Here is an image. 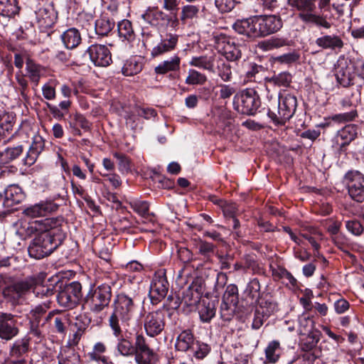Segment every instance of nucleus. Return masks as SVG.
<instances>
[{"mask_svg": "<svg viewBox=\"0 0 364 364\" xmlns=\"http://www.w3.org/2000/svg\"><path fill=\"white\" fill-rule=\"evenodd\" d=\"M63 222L62 218H47L28 223V232L37 233L28 248L31 257L42 259L61 245L65 238V233L61 227Z\"/></svg>", "mask_w": 364, "mask_h": 364, "instance_id": "obj_1", "label": "nucleus"}, {"mask_svg": "<svg viewBox=\"0 0 364 364\" xmlns=\"http://www.w3.org/2000/svg\"><path fill=\"white\" fill-rule=\"evenodd\" d=\"M31 291L39 298H48L54 294L53 287L41 284L36 277H28L1 288L4 298L13 305L21 304Z\"/></svg>", "mask_w": 364, "mask_h": 364, "instance_id": "obj_2", "label": "nucleus"}, {"mask_svg": "<svg viewBox=\"0 0 364 364\" xmlns=\"http://www.w3.org/2000/svg\"><path fill=\"white\" fill-rule=\"evenodd\" d=\"M282 20L277 15H260L237 21L233 28L240 34L250 38H262L279 31Z\"/></svg>", "mask_w": 364, "mask_h": 364, "instance_id": "obj_3", "label": "nucleus"}, {"mask_svg": "<svg viewBox=\"0 0 364 364\" xmlns=\"http://www.w3.org/2000/svg\"><path fill=\"white\" fill-rule=\"evenodd\" d=\"M112 306L113 311L109 318V326L114 336L119 337L122 334V326H129L136 311V296H129L124 292L118 294Z\"/></svg>", "mask_w": 364, "mask_h": 364, "instance_id": "obj_4", "label": "nucleus"}, {"mask_svg": "<svg viewBox=\"0 0 364 364\" xmlns=\"http://www.w3.org/2000/svg\"><path fill=\"white\" fill-rule=\"evenodd\" d=\"M288 4L304 23L326 29L331 27L326 16L316 12V0H288Z\"/></svg>", "mask_w": 364, "mask_h": 364, "instance_id": "obj_5", "label": "nucleus"}, {"mask_svg": "<svg viewBox=\"0 0 364 364\" xmlns=\"http://www.w3.org/2000/svg\"><path fill=\"white\" fill-rule=\"evenodd\" d=\"M112 296V288L109 284L94 287L87 293L83 306L93 314H99L109 306Z\"/></svg>", "mask_w": 364, "mask_h": 364, "instance_id": "obj_6", "label": "nucleus"}, {"mask_svg": "<svg viewBox=\"0 0 364 364\" xmlns=\"http://www.w3.org/2000/svg\"><path fill=\"white\" fill-rule=\"evenodd\" d=\"M297 106L296 97L289 93L280 94L277 112L269 109L268 116L277 125H284L294 115Z\"/></svg>", "mask_w": 364, "mask_h": 364, "instance_id": "obj_7", "label": "nucleus"}, {"mask_svg": "<svg viewBox=\"0 0 364 364\" xmlns=\"http://www.w3.org/2000/svg\"><path fill=\"white\" fill-rule=\"evenodd\" d=\"M233 104L239 112L253 115L260 106V100L254 89L247 88L235 95Z\"/></svg>", "mask_w": 364, "mask_h": 364, "instance_id": "obj_8", "label": "nucleus"}, {"mask_svg": "<svg viewBox=\"0 0 364 364\" xmlns=\"http://www.w3.org/2000/svg\"><path fill=\"white\" fill-rule=\"evenodd\" d=\"M82 285L78 282H73L65 284L59 291L57 299L63 307L73 309L82 298Z\"/></svg>", "mask_w": 364, "mask_h": 364, "instance_id": "obj_9", "label": "nucleus"}, {"mask_svg": "<svg viewBox=\"0 0 364 364\" xmlns=\"http://www.w3.org/2000/svg\"><path fill=\"white\" fill-rule=\"evenodd\" d=\"M344 181L350 197L356 202L364 201V175L358 171L346 173Z\"/></svg>", "mask_w": 364, "mask_h": 364, "instance_id": "obj_10", "label": "nucleus"}, {"mask_svg": "<svg viewBox=\"0 0 364 364\" xmlns=\"http://www.w3.org/2000/svg\"><path fill=\"white\" fill-rule=\"evenodd\" d=\"M144 326L149 336L154 337L159 335L165 327L164 311L159 309L147 313L144 316Z\"/></svg>", "mask_w": 364, "mask_h": 364, "instance_id": "obj_11", "label": "nucleus"}, {"mask_svg": "<svg viewBox=\"0 0 364 364\" xmlns=\"http://www.w3.org/2000/svg\"><path fill=\"white\" fill-rule=\"evenodd\" d=\"M178 42V36L176 33L166 32L160 36V41L151 50L152 58L161 57L173 51Z\"/></svg>", "mask_w": 364, "mask_h": 364, "instance_id": "obj_12", "label": "nucleus"}, {"mask_svg": "<svg viewBox=\"0 0 364 364\" xmlns=\"http://www.w3.org/2000/svg\"><path fill=\"white\" fill-rule=\"evenodd\" d=\"M19 328L15 316L0 312V339L9 341L18 336Z\"/></svg>", "mask_w": 364, "mask_h": 364, "instance_id": "obj_13", "label": "nucleus"}, {"mask_svg": "<svg viewBox=\"0 0 364 364\" xmlns=\"http://www.w3.org/2000/svg\"><path fill=\"white\" fill-rule=\"evenodd\" d=\"M218 50L230 61H235L241 58V49L233 39L226 36H221L216 42Z\"/></svg>", "mask_w": 364, "mask_h": 364, "instance_id": "obj_14", "label": "nucleus"}, {"mask_svg": "<svg viewBox=\"0 0 364 364\" xmlns=\"http://www.w3.org/2000/svg\"><path fill=\"white\" fill-rule=\"evenodd\" d=\"M168 282L164 272L159 271L155 273L150 286L149 295L154 302L164 299L167 294Z\"/></svg>", "mask_w": 364, "mask_h": 364, "instance_id": "obj_15", "label": "nucleus"}, {"mask_svg": "<svg viewBox=\"0 0 364 364\" xmlns=\"http://www.w3.org/2000/svg\"><path fill=\"white\" fill-rule=\"evenodd\" d=\"M87 52L91 61L96 66L107 67L112 61L111 52L105 45L92 44L87 48Z\"/></svg>", "mask_w": 364, "mask_h": 364, "instance_id": "obj_16", "label": "nucleus"}, {"mask_svg": "<svg viewBox=\"0 0 364 364\" xmlns=\"http://www.w3.org/2000/svg\"><path fill=\"white\" fill-rule=\"evenodd\" d=\"M134 348L135 360L138 364H151L154 354L144 336L139 334L136 336Z\"/></svg>", "mask_w": 364, "mask_h": 364, "instance_id": "obj_17", "label": "nucleus"}, {"mask_svg": "<svg viewBox=\"0 0 364 364\" xmlns=\"http://www.w3.org/2000/svg\"><path fill=\"white\" fill-rule=\"evenodd\" d=\"M141 18L148 24L152 26H159L161 21H167L172 22V26H177L178 19L175 16L172 20L171 18L160 10L158 6H149L141 16Z\"/></svg>", "mask_w": 364, "mask_h": 364, "instance_id": "obj_18", "label": "nucleus"}, {"mask_svg": "<svg viewBox=\"0 0 364 364\" xmlns=\"http://www.w3.org/2000/svg\"><path fill=\"white\" fill-rule=\"evenodd\" d=\"M37 23L41 28H50L55 23L58 14L52 4H46L36 11Z\"/></svg>", "mask_w": 364, "mask_h": 364, "instance_id": "obj_19", "label": "nucleus"}, {"mask_svg": "<svg viewBox=\"0 0 364 364\" xmlns=\"http://www.w3.org/2000/svg\"><path fill=\"white\" fill-rule=\"evenodd\" d=\"M277 309L275 303L267 300L262 301L255 311L252 328L259 329L270 315Z\"/></svg>", "mask_w": 364, "mask_h": 364, "instance_id": "obj_20", "label": "nucleus"}, {"mask_svg": "<svg viewBox=\"0 0 364 364\" xmlns=\"http://www.w3.org/2000/svg\"><path fill=\"white\" fill-rule=\"evenodd\" d=\"M352 68L350 63L345 58L339 59L336 67V77L338 83L343 87H348L353 84Z\"/></svg>", "mask_w": 364, "mask_h": 364, "instance_id": "obj_21", "label": "nucleus"}, {"mask_svg": "<svg viewBox=\"0 0 364 364\" xmlns=\"http://www.w3.org/2000/svg\"><path fill=\"white\" fill-rule=\"evenodd\" d=\"M58 205L53 202H41L31 205L23 210L25 215L30 218L45 217L47 214L54 212Z\"/></svg>", "mask_w": 364, "mask_h": 364, "instance_id": "obj_22", "label": "nucleus"}, {"mask_svg": "<svg viewBox=\"0 0 364 364\" xmlns=\"http://www.w3.org/2000/svg\"><path fill=\"white\" fill-rule=\"evenodd\" d=\"M316 45L323 50H336L343 47V41L337 35H322L315 41Z\"/></svg>", "mask_w": 364, "mask_h": 364, "instance_id": "obj_23", "label": "nucleus"}, {"mask_svg": "<svg viewBox=\"0 0 364 364\" xmlns=\"http://www.w3.org/2000/svg\"><path fill=\"white\" fill-rule=\"evenodd\" d=\"M181 58L174 55L170 58H168L154 68V72L156 75H166L169 73H175L180 70Z\"/></svg>", "mask_w": 364, "mask_h": 364, "instance_id": "obj_24", "label": "nucleus"}, {"mask_svg": "<svg viewBox=\"0 0 364 364\" xmlns=\"http://www.w3.org/2000/svg\"><path fill=\"white\" fill-rule=\"evenodd\" d=\"M359 128L356 124H350L346 125L337 132L336 139L341 140V147H345L358 137Z\"/></svg>", "mask_w": 364, "mask_h": 364, "instance_id": "obj_25", "label": "nucleus"}, {"mask_svg": "<svg viewBox=\"0 0 364 364\" xmlns=\"http://www.w3.org/2000/svg\"><path fill=\"white\" fill-rule=\"evenodd\" d=\"M30 340L29 337L24 336L15 341L10 346V357L16 358V360L24 358V355L27 354L29 351Z\"/></svg>", "mask_w": 364, "mask_h": 364, "instance_id": "obj_26", "label": "nucleus"}, {"mask_svg": "<svg viewBox=\"0 0 364 364\" xmlns=\"http://www.w3.org/2000/svg\"><path fill=\"white\" fill-rule=\"evenodd\" d=\"M5 203L7 206H13L21 203L25 195L21 187L18 185H9L4 191Z\"/></svg>", "mask_w": 364, "mask_h": 364, "instance_id": "obj_27", "label": "nucleus"}, {"mask_svg": "<svg viewBox=\"0 0 364 364\" xmlns=\"http://www.w3.org/2000/svg\"><path fill=\"white\" fill-rule=\"evenodd\" d=\"M198 310L200 320L203 322H210L215 315V301L204 299L199 303Z\"/></svg>", "mask_w": 364, "mask_h": 364, "instance_id": "obj_28", "label": "nucleus"}, {"mask_svg": "<svg viewBox=\"0 0 364 364\" xmlns=\"http://www.w3.org/2000/svg\"><path fill=\"white\" fill-rule=\"evenodd\" d=\"M43 149L44 140L43 138L39 135L34 136L32 144L25 159L26 164H33Z\"/></svg>", "mask_w": 364, "mask_h": 364, "instance_id": "obj_29", "label": "nucleus"}, {"mask_svg": "<svg viewBox=\"0 0 364 364\" xmlns=\"http://www.w3.org/2000/svg\"><path fill=\"white\" fill-rule=\"evenodd\" d=\"M61 40L68 49H74L81 43L80 31L75 28H68L61 35Z\"/></svg>", "mask_w": 364, "mask_h": 364, "instance_id": "obj_30", "label": "nucleus"}, {"mask_svg": "<svg viewBox=\"0 0 364 364\" xmlns=\"http://www.w3.org/2000/svg\"><path fill=\"white\" fill-rule=\"evenodd\" d=\"M194 337L190 331H182L177 337L175 347L179 351H187L194 346Z\"/></svg>", "mask_w": 364, "mask_h": 364, "instance_id": "obj_31", "label": "nucleus"}, {"mask_svg": "<svg viewBox=\"0 0 364 364\" xmlns=\"http://www.w3.org/2000/svg\"><path fill=\"white\" fill-rule=\"evenodd\" d=\"M26 72L30 80L37 85L41 77L43 75L45 70L41 65L35 63L31 60H28L26 61Z\"/></svg>", "mask_w": 364, "mask_h": 364, "instance_id": "obj_32", "label": "nucleus"}, {"mask_svg": "<svg viewBox=\"0 0 364 364\" xmlns=\"http://www.w3.org/2000/svg\"><path fill=\"white\" fill-rule=\"evenodd\" d=\"M189 65L203 70L213 71L214 58L207 55L193 57L189 62Z\"/></svg>", "mask_w": 364, "mask_h": 364, "instance_id": "obj_33", "label": "nucleus"}, {"mask_svg": "<svg viewBox=\"0 0 364 364\" xmlns=\"http://www.w3.org/2000/svg\"><path fill=\"white\" fill-rule=\"evenodd\" d=\"M22 145L14 147H8L3 152L0 153V164H6L17 159L23 152Z\"/></svg>", "mask_w": 364, "mask_h": 364, "instance_id": "obj_34", "label": "nucleus"}, {"mask_svg": "<svg viewBox=\"0 0 364 364\" xmlns=\"http://www.w3.org/2000/svg\"><path fill=\"white\" fill-rule=\"evenodd\" d=\"M288 45L287 39L283 38H271L258 43V48L263 51H269Z\"/></svg>", "mask_w": 364, "mask_h": 364, "instance_id": "obj_35", "label": "nucleus"}, {"mask_svg": "<svg viewBox=\"0 0 364 364\" xmlns=\"http://www.w3.org/2000/svg\"><path fill=\"white\" fill-rule=\"evenodd\" d=\"M18 12L16 0H0V15L4 17H14Z\"/></svg>", "mask_w": 364, "mask_h": 364, "instance_id": "obj_36", "label": "nucleus"}, {"mask_svg": "<svg viewBox=\"0 0 364 364\" xmlns=\"http://www.w3.org/2000/svg\"><path fill=\"white\" fill-rule=\"evenodd\" d=\"M281 354L280 344L278 341L270 342L265 349L266 362L269 363H276Z\"/></svg>", "mask_w": 364, "mask_h": 364, "instance_id": "obj_37", "label": "nucleus"}, {"mask_svg": "<svg viewBox=\"0 0 364 364\" xmlns=\"http://www.w3.org/2000/svg\"><path fill=\"white\" fill-rule=\"evenodd\" d=\"M114 22L109 18L101 16L95 22V31L99 36H107L114 28Z\"/></svg>", "mask_w": 364, "mask_h": 364, "instance_id": "obj_38", "label": "nucleus"}, {"mask_svg": "<svg viewBox=\"0 0 364 364\" xmlns=\"http://www.w3.org/2000/svg\"><path fill=\"white\" fill-rule=\"evenodd\" d=\"M119 36L124 40L132 41L134 38L132 24L129 20L124 19L118 23Z\"/></svg>", "mask_w": 364, "mask_h": 364, "instance_id": "obj_39", "label": "nucleus"}, {"mask_svg": "<svg viewBox=\"0 0 364 364\" xmlns=\"http://www.w3.org/2000/svg\"><path fill=\"white\" fill-rule=\"evenodd\" d=\"M199 14V8L198 6L188 4L181 8L180 20L183 23H186L187 21L192 20L198 17Z\"/></svg>", "mask_w": 364, "mask_h": 364, "instance_id": "obj_40", "label": "nucleus"}, {"mask_svg": "<svg viewBox=\"0 0 364 364\" xmlns=\"http://www.w3.org/2000/svg\"><path fill=\"white\" fill-rule=\"evenodd\" d=\"M113 156L117 160L118 169L122 173H127L131 171V159L125 154L114 152Z\"/></svg>", "mask_w": 364, "mask_h": 364, "instance_id": "obj_41", "label": "nucleus"}, {"mask_svg": "<svg viewBox=\"0 0 364 364\" xmlns=\"http://www.w3.org/2000/svg\"><path fill=\"white\" fill-rule=\"evenodd\" d=\"M215 245L205 240H200L196 244V248L198 253L205 258H209L213 255L215 250Z\"/></svg>", "mask_w": 364, "mask_h": 364, "instance_id": "obj_42", "label": "nucleus"}, {"mask_svg": "<svg viewBox=\"0 0 364 364\" xmlns=\"http://www.w3.org/2000/svg\"><path fill=\"white\" fill-rule=\"evenodd\" d=\"M117 348L119 354L123 356H132L134 355V345L127 338H119L118 340Z\"/></svg>", "mask_w": 364, "mask_h": 364, "instance_id": "obj_43", "label": "nucleus"}, {"mask_svg": "<svg viewBox=\"0 0 364 364\" xmlns=\"http://www.w3.org/2000/svg\"><path fill=\"white\" fill-rule=\"evenodd\" d=\"M237 304L236 303L222 301L220 305V316L223 320L229 321L232 318Z\"/></svg>", "mask_w": 364, "mask_h": 364, "instance_id": "obj_44", "label": "nucleus"}, {"mask_svg": "<svg viewBox=\"0 0 364 364\" xmlns=\"http://www.w3.org/2000/svg\"><path fill=\"white\" fill-rule=\"evenodd\" d=\"M58 364H80V355L73 350H68L58 355Z\"/></svg>", "mask_w": 364, "mask_h": 364, "instance_id": "obj_45", "label": "nucleus"}, {"mask_svg": "<svg viewBox=\"0 0 364 364\" xmlns=\"http://www.w3.org/2000/svg\"><path fill=\"white\" fill-rule=\"evenodd\" d=\"M142 69L141 63L135 60H129L125 62L122 67V72L125 76H132L139 73Z\"/></svg>", "mask_w": 364, "mask_h": 364, "instance_id": "obj_46", "label": "nucleus"}, {"mask_svg": "<svg viewBox=\"0 0 364 364\" xmlns=\"http://www.w3.org/2000/svg\"><path fill=\"white\" fill-rule=\"evenodd\" d=\"M206 80L207 77L204 74H202L196 70L190 69L186 79V83L190 85H203L206 82Z\"/></svg>", "mask_w": 364, "mask_h": 364, "instance_id": "obj_47", "label": "nucleus"}, {"mask_svg": "<svg viewBox=\"0 0 364 364\" xmlns=\"http://www.w3.org/2000/svg\"><path fill=\"white\" fill-rule=\"evenodd\" d=\"M217 73L224 82H230L232 80V69L229 63L223 60L219 63L217 66Z\"/></svg>", "mask_w": 364, "mask_h": 364, "instance_id": "obj_48", "label": "nucleus"}, {"mask_svg": "<svg viewBox=\"0 0 364 364\" xmlns=\"http://www.w3.org/2000/svg\"><path fill=\"white\" fill-rule=\"evenodd\" d=\"M237 3V0H214L215 6L221 14L231 11Z\"/></svg>", "mask_w": 364, "mask_h": 364, "instance_id": "obj_49", "label": "nucleus"}, {"mask_svg": "<svg viewBox=\"0 0 364 364\" xmlns=\"http://www.w3.org/2000/svg\"><path fill=\"white\" fill-rule=\"evenodd\" d=\"M222 301L230 303H238V289L235 284H229L227 286L223 296Z\"/></svg>", "mask_w": 364, "mask_h": 364, "instance_id": "obj_50", "label": "nucleus"}, {"mask_svg": "<svg viewBox=\"0 0 364 364\" xmlns=\"http://www.w3.org/2000/svg\"><path fill=\"white\" fill-rule=\"evenodd\" d=\"M292 76L288 72H282L272 77L271 81L277 86L289 87L291 82Z\"/></svg>", "mask_w": 364, "mask_h": 364, "instance_id": "obj_51", "label": "nucleus"}, {"mask_svg": "<svg viewBox=\"0 0 364 364\" xmlns=\"http://www.w3.org/2000/svg\"><path fill=\"white\" fill-rule=\"evenodd\" d=\"M194 355L198 359H203L210 351L209 345L200 341L194 343L193 346Z\"/></svg>", "mask_w": 364, "mask_h": 364, "instance_id": "obj_52", "label": "nucleus"}, {"mask_svg": "<svg viewBox=\"0 0 364 364\" xmlns=\"http://www.w3.org/2000/svg\"><path fill=\"white\" fill-rule=\"evenodd\" d=\"M106 351V346L102 342H97L93 346L92 351L88 353L89 358L95 361H102V358H107L105 356L101 355Z\"/></svg>", "mask_w": 364, "mask_h": 364, "instance_id": "obj_53", "label": "nucleus"}, {"mask_svg": "<svg viewBox=\"0 0 364 364\" xmlns=\"http://www.w3.org/2000/svg\"><path fill=\"white\" fill-rule=\"evenodd\" d=\"M200 298L197 294H194L191 289L188 288L183 291L182 301L188 306H194L200 303Z\"/></svg>", "mask_w": 364, "mask_h": 364, "instance_id": "obj_54", "label": "nucleus"}, {"mask_svg": "<svg viewBox=\"0 0 364 364\" xmlns=\"http://www.w3.org/2000/svg\"><path fill=\"white\" fill-rule=\"evenodd\" d=\"M244 270H252L253 273H259L260 272L259 264L257 263L255 257L252 255H246L243 259Z\"/></svg>", "mask_w": 364, "mask_h": 364, "instance_id": "obj_55", "label": "nucleus"}, {"mask_svg": "<svg viewBox=\"0 0 364 364\" xmlns=\"http://www.w3.org/2000/svg\"><path fill=\"white\" fill-rule=\"evenodd\" d=\"M131 207L140 215L145 217L149 214V205L146 201L134 200L132 202Z\"/></svg>", "mask_w": 364, "mask_h": 364, "instance_id": "obj_56", "label": "nucleus"}, {"mask_svg": "<svg viewBox=\"0 0 364 364\" xmlns=\"http://www.w3.org/2000/svg\"><path fill=\"white\" fill-rule=\"evenodd\" d=\"M347 230L355 235H360L363 232V227L361 223L355 220H348L346 224Z\"/></svg>", "mask_w": 364, "mask_h": 364, "instance_id": "obj_57", "label": "nucleus"}, {"mask_svg": "<svg viewBox=\"0 0 364 364\" xmlns=\"http://www.w3.org/2000/svg\"><path fill=\"white\" fill-rule=\"evenodd\" d=\"M299 54L297 52H291L283 54L277 58L278 62L285 64H291L295 63L299 59Z\"/></svg>", "mask_w": 364, "mask_h": 364, "instance_id": "obj_58", "label": "nucleus"}, {"mask_svg": "<svg viewBox=\"0 0 364 364\" xmlns=\"http://www.w3.org/2000/svg\"><path fill=\"white\" fill-rule=\"evenodd\" d=\"M357 115L356 110H351L348 112L335 114L332 118L333 120L339 122H346L353 121Z\"/></svg>", "mask_w": 364, "mask_h": 364, "instance_id": "obj_59", "label": "nucleus"}, {"mask_svg": "<svg viewBox=\"0 0 364 364\" xmlns=\"http://www.w3.org/2000/svg\"><path fill=\"white\" fill-rule=\"evenodd\" d=\"M11 256L6 252L5 245L2 240H0V266L9 267L10 266Z\"/></svg>", "mask_w": 364, "mask_h": 364, "instance_id": "obj_60", "label": "nucleus"}, {"mask_svg": "<svg viewBox=\"0 0 364 364\" xmlns=\"http://www.w3.org/2000/svg\"><path fill=\"white\" fill-rule=\"evenodd\" d=\"M135 112L138 116L142 117L146 119H149L156 115L155 109L149 107H137L135 108Z\"/></svg>", "mask_w": 364, "mask_h": 364, "instance_id": "obj_61", "label": "nucleus"}, {"mask_svg": "<svg viewBox=\"0 0 364 364\" xmlns=\"http://www.w3.org/2000/svg\"><path fill=\"white\" fill-rule=\"evenodd\" d=\"M42 93L44 98L53 100L56 97L55 89L50 83H46L42 87Z\"/></svg>", "mask_w": 364, "mask_h": 364, "instance_id": "obj_62", "label": "nucleus"}, {"mask_svg": "<svg viewBox=\"0 0 364 364\" xmlns=\"http://www.w3.org/2000/svg\"><path fill=\"white\" fill-rule=\"evenodd\" d=\"M193 291L194 294H197L198 296L201 298L204 291V286L201 279H195L188 287Z\"/></svg>", "mask_w": 364, "mask_h": 364, "instance_id": "obj_63", "label": "nucleus"}, {"mask_svg": "<svg viewBox=\"0 0 364 364\" xmlns=\"http://www.w3.org/2000/svg\"><path fill=\"white\" fill-rule=\"evenodd\" d=\"M349 303L344 299L337 300L334 303V309L337 314H343L349 309Z\"/></svg>", "mask_w": 364, "mask_h": 364, "instance_id": "obj_64", "label": "nucleus"}]
</instances>
